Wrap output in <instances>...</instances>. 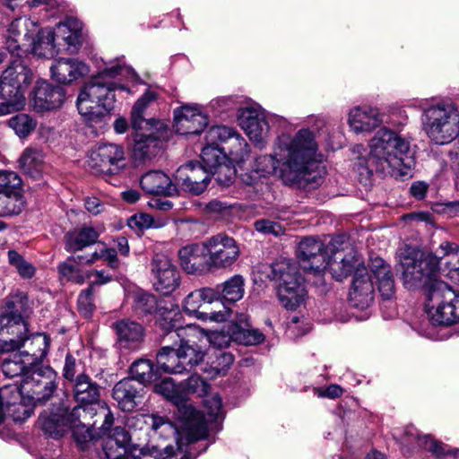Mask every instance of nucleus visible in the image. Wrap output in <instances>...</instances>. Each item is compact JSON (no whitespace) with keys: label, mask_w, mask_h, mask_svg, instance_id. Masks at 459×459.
Masks as SVG:
<instances>
[{"label":"nucleus","mask_w":459,"mask_h":459,"mask_svg":"<svg viewBox=\"0 0 459 459\" xmlns=\"http://www.w3.org/2000/svg\"><path fill=\"white\" fill-rule=\"evenodd\" d=\"M144 386L133 378H124L113 387L112 395L119 408L124 411H132L143 402Z\"/></svg>","instance_id":"19"},{"label":"nucleus","mask_w":459,"mask_h":459,"mask_svg":"<svg viewBox=\"0 0 459 459\" xmlns=\"http://www.w3.org/2000/svg\"><path fill=\"white\" fill-rule=\"evenodd\" d=\"M160 300L150 293H137L134 299L133 308L135 314L145 316L158 312Z\"/></svg>","instance_id":"46"},{"label":"nucleus","mask_w":459,"mask_h":459,"mask_svg":"<svg viewBox=\"0 0 459 459\" xmlns=\"http://www.w3.org/2000/svg\"><path fill=\"white\" fill-rule=\"evenodd\" d=\"M238 112L239 125L250 141L259 148L264 147L269 126L264 114L251 107L242 108Z\"/></svg>","instance_id":"17"},{"label":"nucleus","mask_w":459,"mask_h":459,"mask_svg":"<svg viewBox=\"0 0 459 459\" xmlns=\"http://www.w3.org/2000/svg\"><path fill=\"white\" fill-rule=\"evenodd\" d=\"M22 189V179L17 173L0 170V192H12Z\"/></svg>","instance_id":"58"},{"label":"nucleus","mask_w":459,"mask_h":459,"mask_svg":"<svg viewBox=\"0 0 459 459\" xmlns=\"http://www.w3.org/2000/svg\"><path fill=\"white\" fill-rule=\"evenodd\" d=\"M73 394L75 401L79 403L77 407L80 408V411L85 412V410L82 409L83 406L95 404L99 402L100 387L88 375L81 373L74 382Z\"/></svg>","instance_id":"30"},{"label":"nucleus","mask_w":459,"mask_h":459,"mask_svg":"<svg viewBox=\"0 0 459 459\" xmlns=\"http://www.w3.org/2000/svg\"><path fill=\"white\" fill-rule=\"evenodd\" d=\"M297 256L300 267L307 272L320 273L328 265L325 244L314 237H306L298 246Z\"/></svg>","instance_id":"16"},{"label":"nucleus","mask_w":459,"mask_h":459,"mask_svg":"<svg viewBox=\"0 0 459 459\" xmlns=\"http://www.w3.org/2000/svg\"><path fill=\"white\" fill-rule=\"evenodd\" d=\"M9 264L14 266L21 277L30 279L35 274L34 266L24 260V258L15 250L8 251Z\"/></svg>","instance_id":"54"},{"label":"nucleus","mask_w":459,"mask_h":459,"mask_svg":"<svg viewBox=\"0 0 459 459\" xmlns=\"http://www.w3.org/2000/svg\"><path fill=\"white\" fill-rule=\"evenodd\" d=\"M65 100V91L61 86L52 85L39 80L33 90V105L39 111L60 108Z\"/></svg>","instance_id":"22"},{"label":"nucleus","mask_w":459,"mask_h":459,"mask_svg":"<svg viewBox=\"0 0 459 459\" xmlns=\"http://www.w3.org/2000/svg\"><path fill=\"white\" fill-rule=\"evenodd\" d=\"M22 354L26 356H30L31 360L28 361V363H25L24 361L21 360V358L18 355H14V358L13 359H5L4 360L1 368L4 375L6 377L13 378L14 377H19L22 375H25V377L29 376L28 365H32L38 359V355L35 353L30 355L29 351L22 352Z\"/></svg>","instance_id":"42"},{"label":"nucleus","mask_w":459,"mask_h":459,"mask_svg":"<svg viewBox=\"0 0 459 459\" xmlns=\"http://www.w3.org/2000/svg\"><path fill=\"white\" fill-rule=\"evenodd\" d=\"M234 362V356L230 352L219 351L211 367L216 375H224Z\"/></svg>","instance_id":"63"},{"label":"nucleus","mask_w":459,"mask_h":459,"mask_svg":"<svg viewBox=\"0 0 459 459\" xmlns=\"http://www.w3.org/2000/svg\"><path fill=\"white\" fill-rule=\"evenodd\" d=\"M87 166L96 175H116L125 167L124 149L114 143L100 144L90 153Z\"/></svg>","instance_id":"11"},{"label":"nucleus","mask_w":459,"mask_h":459,"mask_svg":"<svg viewBox=\"0 0 459 459\" xmlns=\"http://www.w3.org/2000/svg\"><path fill=\"white\" fill-rule=\"evenodd\" d=\"M201 159L203 161L202 166L212 171L225 162L227 152L225 149H221L215 144L206 143L205 146L202 149Z\"/></svg>","instance_id":"43"},{"label":"nucleus","mask_w":459,"mask_h":459,"mask_svg":"<svg viewBox=\"0 0 459 459\" xmlns=\"http://www.w3.org/2000/svg\"><path fill=\"white\" fill-rule=\"evenodd\" d=\"M25 205L22 190L0 192V217L17 215Z\"/></svg>","instance_id":"38"},{"label":"nucleus","mask_w":459,"mask_h":459,"mask_svg":"<svg viewBox=\"0 0 459 459\" xmlns=\"http://www.w3.org/2000/svg\"><path fill=\"white\" fill-rule=\"evenodd\" d=\"M26 297H13L6 301L7 312L0 315V352L19 351L30 338H40V333L29 332L27 322L23 319Z\"/></svg>","instance_id":"6"},{"label":"nucleus","mask_w":459,"mask_h":459,"mask_svg":"<svg viewBox=\"0 0 459 459\" xmlns=\"http://www.w3.org/2000/svg\"><path fill=\"white\" fill-rule=\"evenodd\" d=\"M328 265L333 278L338 281L358 274L360 268H366L363 257L352 247L345 254L337 251L334 260L328 262Z\"/></svg>","instance_id":"20"},{"label":"nucleus","mask_w":459,"mask_h":459,"mask_svg":"<svg viewBox=\"0 0 459 459\" xmlns=\"http://www.w3.org/2000/svg\"><path fill=\"white\" fill-rule=\"evenodd\" d=\"M0 117L12 114L23 108L25 93L12 82L3 73L0 75Z\"/></svg>","instance_id":"26"},{"label":"nucleus","mask_w":459,"mask_h":459,"mask_svg":"<svg viewBox=\"0 0 459 459\" xmlns=\"http://www.w3.org/2000/svg\"><path fill=\"white\" fill-rule=\"evenodd\" d=\"M99 236L98 231L92 227L83 226L70 230L64 236L65 249L70 253L81 251L96 243Z\"/></svg>","instance_id":"32"},{"label":"nucleus","mask_w":459,"mask_h":459,"mask_svg":"<svg viewBox=\"0 0 459 459\" xmlns=\"http://www.w3.org/2000/svg\"><path fill=\"white\" fill-rule=\"evenodd\" d=\"M370 272L382 299H393L395 294V284L390 264L382 258L376 257L371 260Z\"/></svg>","instance_id":"28"},{"label":"nucleus","mask_w":459,"mask_h":459,"mask_svg":"<svg viewBox=\"0 0 459 459\" xmlns=\"http://www.w3.org/2000/svg\"><path fill=\"white\" fill-rule=\"evenodd\" d=\"M186 335H184L182 338L174 339L175 346L178 348L179 358L185 368V372H190L194 367L204 360L205 352L203 348L195 342L189 339L186 340Z\"/></svg>","instance_id":"34"},{"label":"nucleus","mask_w":459,"mask_h":459,"mask_svg":"<svg viewBox=\"0 0 459 459\" xmlns=\"http://www.w3.org/2000/svg\"><path fill=\"white\" fill-rule=\"evenodd\" d=\"M155 98L156 95L153 91H146L136 100L131 111V126L134 131L133 134L134 152L143 159H151L155 156L161 147V141L158 136V126H161V124L159 120L143 117L145 109Z\"/></svg>","instance_id":"5"},{"label":"nucleus","mask_w":459,"mask_h":459,"mask_svg":"<svg viewBox=\"0 0 459 459\" xmlns=\"http://www.w3.org/2000/svg\"><path fill=\"white\" fill-rule=\"evenodd\" d=\"M57 38H61L67 46V50L71 53L77 51L82 46V24L74 18H68L65 22H59L56 26Z\"/></svg>","instance_id":"35"},{"label":"nucleus","mask_w":459,"mask_h":459,"mask_svg":"<svg viewBox=\"0 0 459 459\" xmlns=\"http://www.w3.org/2000/svg\"><path fill=\"white\" fill-rule=\"evenodd\" d=\"M56 37V33L55 29H40L36 36L32 38L30 44L32 53L41 58H53L59 52L55 42Z\"/></svg>","instance_id":"33"},{"label":"nucleus","mask_w":459,"mask_h":459,"mask_svg":"<svg viewBox=\"0 0 459 459\" xmlns=\"http://www.w3.org/2000/svg\"><path fill=\"white\" fill-rule=\"evenodd\" d=\"M120 347L135 349L143 342L144 329L137 322L122 319L114 324Z\"/></svg>","instance_id":"31"},{"label":"nucleus","mask_w":459,"mask_h":459,"mask_svg":"<svg viewBox=\"0 0 459 459\" xmlns=\"http://www.w3.org/2000/svg\"><path fill=\"white\" fill-rule=\"evenodd\" d=\"M238 336L239 340L238 342L244 343L246 345H255L264 342V335L262 332L257 329H249L247 320L245 315H241L239 318Z\"/></svg>","instance_id":"47"},{"label":"nucleus","mask_w":459,"mask_h":459,"mask_svg":"<svg viewBox=\"0 0 459 459\" xmlns=\"http://www.w3.org/2000/svg\"><path fill=\"white\" fill-rule=\"evenodd\" d=\"M174 177L176 184L193 195L203 194L211 182V171L194 160L181 165Z\"/></svg>","instance_id":"13"},{"label":"nucleus","mask_w":459,"mask_h":459,"mask_svg":"<svg viewBox=\"0 0 459 459\" xmlns=\"http://www.w3.org/2000/svg\"><path fill=\"white\" fill-rule=\"evenodd\" d=\"M140 185L142 189L150 195L169 196L178 192L176 185L161 170L146 172L141 177Z\"/></svg>","instance_id":"29"},{"label":"nucleus","mask_w":459,"mask_h":459,"mask_svg":"<svg viewBox=\"0 0 459 459\" xmlns=\"http://www.w3.org/2000/svg\"><path fill=\"white\" fill-rule=\"evenodd\" d=\"M201 113L199 106H190V105H183L179 108H177L174 110V121L176 124L177 132L181 131V128L186 124L189 123L196 114Z\"/></svg>","instance_id":"55"},{"label":"nucleus","mask_w":459,"mask_h":459,"mask_svg":"<svg viewBox=\"0 0 459 459\" xmlns=\"http://www.w3.org/2000/svg\"><path fill=\"white\" fill-rule=\"evenodd\" d=\"M43 160L44 154L40 149L28 147L20 157L19 163L25 173L33 175L38 172Z\"/></svg>","instance_id":"44"},{"label":"nucleus","mask_w":459,"mask_h":459,"mask_svg":"<svg viewBox=\"0 0 459 459\" xmlns=\"http://www.w3.org/2000/svg\"><path fill=\"white\" fill-rule=\"evenodd\" d=\"M230 143L227 156L229 155L230 159L235 162L244 161L249 152L246 139L237 133Z\"/></svg>","instance_id":"53"},{"label":"nucleus","mask_w":459,"mask_h":459,"mask_svg":"<svg viewBox=\"0 0 459 459\" xmlns=\"http://www.w3.org/2000/svg\"><path fill=\"white\" fill-rule=\"evenodd\" d=\"M366 169L369 176L377 173L383 177L403 174V168L411 149L408 139L386 127L380 128L370 139Z\"/></svg>","instance_id":"3"},{"label":"nucleus","mask_w":459,"mask_h":459,"mask_svg":"<svg viewBox=\"0 0 459 459\" xmlns=\"http://www.w3.org/2000/svg\"><path fill=\"white\" fill-rule=\"evenodd\" d=\"M80 408L74 407L68 415L41 413L39 418V423L46 435L54 438H59L64 435L65 428H74L80 425Z\"/></svg>","instance_id":"23"},{"label":"nucleus","mask_w":459,"mask_h":459,"mask_svg":"<svg viewBox=\"0 0 459 459\" xmlns=\"http://www.w3.org/2000/svg\"><path fill=\"white\" fill-rule=\"evenodd\" d=\"M127 225L132 230L138 232L155 227L153 218L147 213H137L131 216L127 221Z\"/></svg>","instance_id":"64"},{"label":"nucleus","mask_w":459,"mask_h":459,"mask_svg":"<svg viewBox=\"0 0 459 459\" xmlns=\"http://www.w3.org/2000/svg\"><path fill=\"white\" fill-rule=\"evenodd\" d=\"M178 258L182 269L188 274L201 275L211 271L205 241L182 247Z\"/></svg>","instance_id":"18"},{"label":"nucleus","mask_w":459,"mask_h":459,"mask_svg":"<svg viewBox=\"0 0 459 459\" xmlns=\"http://www.w3.org/2000/svg\"><path fill=\"white\" fill-rule=\"evenodd\" d=\"M215 177L216 181L221 186H229L233 183L236 176L235 169L225 162L211 171V178Z\"/></svg>","instance_id":"59"},{"label":"nucleus","mask_w":459,"mask_h":459,"mask_svg":"<svg viewBox=\"0 0 459 459\" xmlns=\"http://www.w3.org/2000/svg\"><path fill=\"white\" fill-rule=\"evenodd\" d=\"M151 272L154 277V289L170 295L180 285V273L171 260L163 254H155L151 262Z\"/></svg>","instance_id":"15"},{"label":"nucleus","mask_w":459,"mask_h":459,"mask_svg":"<svg viewBox=\"0 0 459 459\" xmlns=\"http://www.w3.org/2000/svg\"><path fill=\"white\" fill-rule=\"evenodd\" d=\"M425 312L437 325H450L459 322V291L443 281H434L429 290Z\"/></svg>","instance_id":"8"},{"label":"nucleus","mask_w":459,"mask_h":459,"mask_svg":"<svg viewBox=\"0 0 459 459\" xmlns=\"http://www.w3.org/2000/svg\"><path fill=\"white\" fill-rule=\"evenodd\" d=\"M438 254L432 255L418 246L405 245L398 254L402 281L406 289L424 287L427 294L430 285L437 281Z\"/></svg>","instance_id":"4"},{"label":"nucleus","mask_w":459,"mask_h":459,"mask_svg":"<svg viewBox=\"0 0 459 459\" xmlns=\"http://www.w3.org/2000/svg\"><path fill=\"white\" fill-rule=\"evenodd\" d=\"M422 124L436 144H447L459 134V113L451 105L437 104L425 108Z\"/></svg>","instance_id":"9"},{"label":"nucleus","mask_w":459,"mask_h":459,"mask_svg":"<svg viewBox=\"0 0 459 459\" xmlns=\"http://www.w3.org/2000/svg\"><path fill=\"white\" fill-rule=\"evenodd\" d=\"M128 444H121L112 438H106L103 450L108 459H123L127 454Z\"/></svg>","instance_id":"61"},{"label":"nucleus","mask_w":459,"mask_h":459,"mask_svg":"<svg viewBox=\"0 0 459 459\" xmlns=\"http://www.w3.org/2000/svg\"><path fill=\"white\" fill-rule=\"evenodd\" d=\"M159 368H155L150 359H140L135 360L130 367L131 377L136 383H141L143 386L146 384L159 379Z\"/></svg>","instance_id":"37"},{"label":"nucleus","mask_w":459,"mask_h":459,"mask_svg":"<svg viewBox=\"0 0 459 459\" xmlns=\"http://www.w3.org/2000/svg\"><path fill=\"white\" fill-rule=\"evenodd\" d=\"M270 268L268 277L276 282L281 305L288 310H295L307 296L304 279L297 266L288 260H281L272 264Z\"/></svg>","instance_id":"7"},{"label":"nucleus","mask_w":459,"mask_h":459,"mask_svg":"<svg viewBox=\"0 0 459 459\" xmlns=\"http://www.w3.org/2000/svg\"><path fill=\"white\" fill-rule=\"evenodd\" d=\"M55 378V371L50 367L37 368L23 377L19 386H13L15 396L17 399L27 397L34 405L44 403L56 389Z\"/></svg>","instance_id":"10"},{"label":"nucleus","mask_w":459,"mask_h":459,"mask_svg":"<svg viewBox=\"0 0 459 459\" xmlns=\"http://www.w3.org/2000/svg\"><path fill=\"white\" fill-rule=\"evenodd\" d=\"M151 420L152 429L153 430H158L160 428L164 427L167 430L170 431L173 435H176V441L178 442V437H180L185 430L186 425V420H184L180 414L178 413V419L183 422L182 429L178 430L174 425L167 420L164 417L158 416L156 414H152L149 416Z\"/></svg>","instance_id":"57"},{"label":"nucleus","mask_w":459,"mask_h":459,"mask_svg":"<svg viewBox=\"0 0 459 459\" xmlns=\"http://www.w3.org/2000/svg\"><path fill=\"white\" fill-rule=\"evenodd\" d=\"M237 133L234 128L230 126H213L205 133V143L219 146V143L230 142Z\"/></svg>","instance_id":"49"},{"label":"nucleus","mask_w":459,"mask_h":459,"mask_svg":"<svg viewBox=\"0 0 459 459\" xmlns=\"http://www.w3.org/2000/svg\"><path fill=\"white\" fill-rule=\"evenodd\" d=\"M73 257H67L64 262L57 265V272L61 281H71L75 284L82 285L85 282L82 269L73 263Z\"/></svg>","instance_id":"45"},{"label":"nucleus","mask_w":459,"mask_h":459,"mask_svg":"<svg viewBox=\"0 0 459 459\" xmlns=\"http://www.w3.org/2000/svg\"><path fill=\"white\" fill-rule=\"evenodd\" d=\"M254 227L256 231L264 235H273L275 237L284 234V228L281 223L268 219H259L255 221Z\"/></svg>","instance_id":"60"},{"label":"nucleus","mask_w":459,"mask_h":459,"mask_svg":"<svg viewBox=\"0 0 459 459\" xmlns=\"http://www.w3.org/2000/svg\"><path fill=\"white\" fill-rule=\"evenodd\" d=\"M204 408L206 410V413L209 417V420H206L205 415L201 412L204 416V420L205 421L206 428L208 429L207 422L212 420H217L219 419L223 418L224 413L222 411V401L219 394H213L212 396L206 397L204 401ZM208 437V433L206 436L201 439H205Z\"/></svg>","instance_id":"51"},{"label":"nucleus","mask_w":459,"mask_h":459,"mask_svg":"<svg viewBox=\"0 0 459 459\" xmlns=\"http://www.w3.org/2000/svg\"><path fill=\"white\" fill-rule=\"evenodd\" d=\"M9 390L13 394V401H6V410L14 421L22 422L31 416L33 411L22 403H17L20 399L16 398L13 386L11 385Z\"/></svg>","instance_id":"52"},{"label":"nucleus","mask_w":459,"mask_h":459,"mask_svg":"<svg viewBox=\"0 0 459 459\" xmlns=\"http://www.w3.org/2000/svg\"><path fill=\"white\" fill-rule=\"evenodd\" d=\"M238 324L230 321L224 325L221 330L212 331L209 335V341L213 347L221 351L227 348L232 341L238 342Z\"/></svg>","instance_id":"41"},{"label":"nucleus","mask_w":459,"mask_h":459,"mask_svg":"<svg viewBox=\"0 0 459 459\" xmlns=\"http://www.w3.org/2000/svg\"><path fill=\"white\" fill-rule=\"evenodd\" d=\"M317 152L318 143L309 129H299L294 135L281 134L274 142L273 154L256 158V170L264 176L278 173L285 185L315 187L323 177Z\"/></svg>","instance_id":"1"},{"label":"nucleus","mask_w":459,"mask_h":459,"mask_svg":"<svg viewBox=\"0 0 459 459\" xmlns=\"http://www.w3.org/2000/svg\"><path fill=\"white\" fill-rule=\"evenodd\" d=\"M156 324L164 332L162 342H169V339L182 338L187 335L190 326L182 325V314L178 305L173 299H160V307L156 312Z\"/></svg>","instance_id":"14"},{"label":"nucleus","mask_w":459,"mask_h":459,"mask_svg":"<svg viewBox=\"0 0 459 459\" xmlns=\"http://www.w3.org/2000/svg\"><path fill=\"white\" fill-rule=\"evenodd\" d=\"M348 122L354 133H369L383 123V115L371 107H355L350 111Z\"/></svg>","instance_id":"27"},{"label":"nucleus","mask_w":459,"mask_h":459,"mask_svg":"<svg viewBox=\"0 0 459 459\" xmlns=\"http://www.w3.org/2000/svg\"><path fill=\"white\" fill-rule=\"evenodd\" d=\"M203 299L197 290L190 292L184 299L183 308L188 315L195 316L197 318H204L208 313L200 312L199 308L203 305Z\"/></svg>","instance_id":"56"},{"label":"nucleus","mask_w":459,"mask_h":459,"mask_svg":"<svg viewBox=\"0 0 459 459\" xmlns=\"http://www.w3.org/2000/svg\"><path fill=\"white\" fill-rule=\"evenodd\" d=\"M349 299L352 305L359 308L368 307L374 299V283L367 268H360L353 276Z\"/></svg>","instance_id":"25"},{"label":"nucleus","mask_w":459,"mask_h":459,"mask_svg":"<svg viewBox=\"0 0 459 459\" xmlns=\"http://www.w3.org/2000/svg\"><path fill=\"white\" fill-rule=\"evenodd\" d=\"M134 70L125 64L106 67L83 86L80 91L76 105L79 113L88 123H99L113 108L115 91H126L127 88L114 80L117 78L136 79Z\"/></svg>","instance_id":"2"},{"label":"nucleus","mask_w":459,"mask_h":459,"mask_svg":"<svg viewBox=\"0 0 459 459\" xmlns=\"http://www.w3.org/2000/svg\"><path fill=\"white\" fill-rule=\"evenodd\" d=\"M94 293L92 286H88L85 290H82L77 298V309L82 316L84 318H91L96 309L94 303Z\"/></svg>","instance_id":"50"},{"label":"nucleus","mask_w":459,"mask_h":459,"mask_svg":"<svg viewBox=\"0 0 459 459\" xmlns=\"http://www.w3.org/2000/svg\"><path fill=\"white\" fill-rule=\"evenodd\" d=\"M8 125L19 137L23 138L34 131L37 122L28 114L20 113L12 117Z\"/></svg>","instance_id":"48"},{"label":"nucleus","mask_w":459,"mask_h":459,"mask_svg":"<svg viewBox=\"0 0 459 459\" xmlns=\"http://www.w3.org/2000/svg\"><path fill=\"white\" fill-rule=\"evenodd\" d=\"M3 74L13 83L21 86V90L25 94L35 80L34 73L29 65L27 54L11 55L10 64Z\"/></svg>","instance_id":"24"},{"label":"nucleus","mask_w":459,"mask_h":459,"mask_svg":"<svg viewBox=\"0 0 459 459\" xmlns=\"http://www.w3.org/2000/svg\"><path fill=\"white\" fill-rule=\"evenodd\" d=\"M169 341H172L171 345L167 344L158 351L156 355L157 366L164 373L182 374L185 372V368L179 358L178 348L175 346V339H169Z\"/></svg>","instance_id":"36"},{"label":"nucleus","mask_w":459,"mask_h":459,"mask_svg":"<svg viewBox=\"0 0 459 459\" xmlns=\"http://www.w3.org/2000/svg\"><path fill=\"white\" fill-rule=\"evenodd\" d=\"M222 304L235 303L244 295V279L241 275H234L219 285Z\"/></svg>","instance_id":"40"},{"label":"nucleus","mask_w":459,"mask_h":459,"mask_svg":"<svg viewBox=\"0 0 459 459\" xmlns=\"http://www.w3.org/2000/svg\"><path fill=\"white\" fill-rule=\"evenodd\" d=\"M89 66L77 58L56 59L50 66L51 78L58 83L69 84L86 76Z\"/></svg>","instance_id":"21"},{"label":"nucleus","mask_w":459,"mask_h":459,"mask_svg":"<svg viewBox=\"0 0 459 459\" xmlns=\"http://www.w3.org/2000/svg\"><path fill=\"white\" fill-rule=\"evenodd\" d=\"M205 243L211 270L230 268L239 257L240 249L237 241L226 234L212 236Z\"/></svg>","instance_id":"12"},{"label":"nucleus","mask_w":459,"mask_h":459,"mask_svg":"<svg viewBox=\"0 0 459 459\" xmlns=\"http://www.w3.org/2000/svg\"><path fill=\"white\" fill-rule=\"evenodd\" d=\"M29 22L22 20V18L14 19L8 26L7 29V50L11 55L15 54H26V51L22 50L19 41L22 33L24 32L23 37L27 38V28Z\"/></svg>","instance_id":"39"},{"label":"nucleus","mask_w":459,"mask_h":459,"mask_svg":"<svg viewBox=\"0 0 459 459\" xmlns=\"http://www.w3.org/2000/svg\"><path fill=\"white\" fill-rule=\"evenodd\" d=\"M207 125L208 117L201 112L189 120V123H186L178 133L180 134H198Z\"/></svg>","instance_id":"62"}]
</instances>
